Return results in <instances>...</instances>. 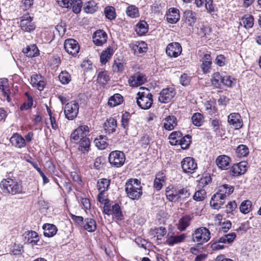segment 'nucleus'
I'll list each match as a JSON object with an SVG mask.
<instances>
[{
    "label": "nucleus",
    "instance_id": "obj_1",
    "mask_svg": "<svg viewBox=\"0 0 261 261\" xmlns=\"http://www.w3.org/2000/svg\"><path fill=\"white\" fill-rule=\"evenodd\" d=\"M140 90L137 93V103L142 109H149L153 103L152 95L145 87H140Z\"/></svg>",
    "mask_w": 261,
    "mask_h": 261
},
{
    "label": "nucleus",
    "instance_id": "obj_2",
    "mask_svg": "<svg viewBox=\"0 0 261 261\" xmlns=\"http://www.w3.org/2000/svg\"><path fill=\"white\" fill-rule=\"evenodd\" d=\"M125 191L127 196L133 199H139L142 194L141 182L138 179H130L126 183Z\"/></svg>",
    "mask_w": 261,
    "mask_h": 261
},
{
    "label": "nucleus",
    "instance_id": "obj_3",
    "mask_svg": "<svg viewBox=\"0 0 261 261\" xmlns=\"http://www.w3.org/2000/svg\"><path fill=\"white\" fill-rule=\"evenodd\" d=\"M2 190L5 193L15 195L22 192V187L16 180L11 178L3 180L1 183Z\"/></svg>",
    "mask_w": 261,
    "mask_h": 261
},
{
    "label": "nucleus",
    "instance_id": "obj_4",
    "mask_svg": "<svg viewBox=\"0 0 261 261\" xmlns=\"http://www.w3.org/2000/svg\"><path fill=\"white\" fill-rule=\"evenodd\" d=\"M192 240L199 244L206 243L211 239L210 230L204 227H200L195 230L192 235Z\"/></svg>",
    "mask_w": 261,
    "mask_h": 261
},
{
    "label": "nucleus",
    "instance_id": "obj_5",
    "mask_svg": "<svg viewBox=\"0 0 261 261\" xmlns=\"http://www.w3.org/2000/svg\"><path fill=\"white\" fill-rule=\"evenodd\" d=\"M125 161L124 153L119 150L112 151L109 156V161L111 165L115 167H120Z\"/></svg>",
    "mask_w": 261,
    "mask_h": 261
},
{
    "label": "nucleus",
    "instance_id": "obj_6",
    "mask_svg": "<svg viewBox=\"0 0 261 261\" xmlns=\"http://www.w3.org/2000/svg\"><path fill=\"white\" fill-rule=\"evenodd\" d=\"M79 110V103L72 101L67 103L64 108V113L66 118L70 120H73L77 115Z\"/></svg>",
    "mask_w": 261,
    "mask_h": 261
},
{
    "label": "nucleus",
    "instance_id": "obj_7",
    "mask_svg": "<svg viewBox=\"0 0 261 261\" xmlns=\"http://www.w3.org/2000/svg\"><path fill=\"white\" fill-rule=\"evenodd\" d=\"M33 18L29 14H24L21 17L20 26L22 31L30 33L35 29L36 26L33 22Z\"/></svg>",
    "mask_w": 261,
    "mask_h": 261
},
{
    "label": "nucleus",
    "instance_id": "obj_8",
    "mask_svg": "<svg viewBox=\"0 0 261 261\" xmlns=\"http://www.w3.org/2000/svg\"><path fill=\"white\" fill-rule=\"evenodd\" d=\"M89 133V127L87 125L78 127L70 135L71 141L77 143L81 138H86Z\"/></svg>",
    "mask_w": 261,
    "mask_h": 261
},
{
    "label": "nucleus",
    "instance_id": "obj_9",
    "mask_svg": "<svg viewBox=\"0 0 261 261\" xmlns=\"http://www.w3.org/2000/svg\"><path fill=\"white\" fill-rule=\"evenodd\" d=\"M181 168L184 172L193 173L197 169V164L191 157H186L181 162Z\"/></svg>",
    "mask_w": 261,
    "mask_h": 261
},
{
    "label": "nucleus",
    "instance_id": "obj_10",
    "mask_svg": "<svg viewBox=\"0 0 261 261\" xmlns=\"http://www.w3.org/2000/svg\"><path fill=\"white\" fill-rule=\"evenodd\" d=\"M64 48L67 53L72 56L76 55L80 50L78 42L73 39H68L65 40Z\"/></svg>",
    "mask_w": 261,
    "mask_h": 261
},
{
    "label": "nucleus",
    "instance_id": "obj_11",
    "mask_svg": "<svg viewBox=\"0 0 261 261\" xmlns=\"http://www.w3.org/2000/svg\"><path fill=\"white\" fill-rule=\"evenodd\" d=\"M176 92L173 88H168L163 89L159 97V101L162 103L170 102L175 96Z\"/></svg>",
    "mask_w": 261,
    "mask_h": 261
},
{
    "label": "nucleus",
    "instance_id": "obj_12",
    "mask_svg": "<svg viewBox=\"0 0 261 261\" xmlns=\"http://www.w3.org/2000/svg\"><path fill=\"white\" fill-rule=\"evenodd\" d=\"M182 48L178 42H172L169 43L166 49L167 55L171 57L176 58L179 56L181 53Z\"/></svg>",
    "mask_w": 261,
    "mask_h": 261
},
{
    "label": "nucleus",
    "instance_id": "obj_13",
    "mask_svg": "<svg viewBox=\"0 0 261 261\" xmlns=\"http://www.w3.org/2000/svg\"><path fill=\"white\" fill-rule=\"evenodd\" d=\"M227 122L236 129L242 127L243 125L241 116L238 113H232L230 114L227 116Z\"/></svg>",
    "mask_w": 261,
    "mask_h": 261
},
{
    "label": "nucleus",
    "instance_id": "obj_14",
    "mask_svg": "<svg viewBox=\"0 0 261 261\" xmlns=\"http://www.w3.org/2000/svg\"><path fill=\"white\" fill-rule=\"evenodd\" d=\"M108 39L107 33L103 30L96 31L93 35V41L97 46H101L105 44Z\"/></svg>",
    "mask_w": 261,
    "mask_h": 261
},
{
    "label": "nucleus",
    "instance_id": "obj_15",
    "mask_svg": "<svg viewBox=\"0 0 261 261\" xmlns=\"http://www.w3.org/2000/svg\"><path fill=\"white\" fill-rule=\"evenodd\" d=\"M146 80L145 75L143 74L137 72L130 76L128 79V83L130 86L138 87L144 84Z\"/></svg>",
    "mask_w": 261,
    "mask_h": 261
},
{
    "label": "nucleus",
    "instance_id": "obj_16",
    "mask_svg": "<svg viewBox=\"0 0 261 261\" xmlns=\"http://www.w3.org/2000/svg\"><path fill=\"white\" fill-rule=\"evenodd\" d=\"M31 84L33 87L39 91H42L44 88L45 83L44 78L41 75L33 74L31 77Z\"/></svg>",
    "mask_w": 261,
    "mask_h": 261
},
{
    "label": "nucleus",
    "instance_id": "obj_17",
    "mask_svg": "<svg viewBox=\"0 0 261 261\" xmlns=\"http://www.w3.org/2000/svg\"><path fill=\"white\" fill-rule=\"evenodd\" d=\"M77 143H78L77 150L82 154L85 155L90 150L91 142L88 138H81V139L79 140Z\"/></svg>",
    "mask_w": 261,
    "mask_h": 261
},
{
    "label": "nucleus",
    "instance_id": "obj_18",
    "mask_svg": "<svg viewBox=\"0 0 261 261\" xmlns=\"http://www.w3.org/2000/svg\"><path fill=\"white\" fill-rule=\"evenodd\" d=\"M231 159L226 155H219L215 163L218 167L221 170H227L229 168Z\"/></svg>",
    "mask_w": 261,
    "mask_h": 261
},
{
    "label": "nucleus",
    "instance_id": "obj_19",
    "mask_svg": "<svg viewBox=\"0 0 261 261\" xmlns=\"http://www.w3.org/2000/svg\"><path fill=\"white\" fill-rule=\"evenodd\" d=\"M186 238V235L185 233L178 236L170 235L168 233L166 237L165 244L170 246H173L175 244L183 242Z\"/></svg>",
    "mask_w": 261,
    "mask_h": 261
},
{
    "label": "nucleus",
    "instance_id": "obj_20",
    "mask_svg": "<svg viewBox=\"0 0 261 261\" xmlns=\"http://www.w3.org/2000/svg\"><path fill=\"white\" fill-rule=\"evenodd\" d=\"M166 19L169 23H176L180 19L179 10L175 8H169L166 14Z\"/></svg>",
    "mask_w": 261,
    "mask_h": 261
},
{
    "label": "nucleus",
    "instance_id": "obj_21",
    "mask_svg": "<svg viewBox=\"0 0 261 261\" xmlns=\"http://www.w3.org/2000/svg\"><path fill=\"white\" fill-rule=\"evenodd\" d=\"M129 47L136 55L143 54L147 51V44L143 41L136 42L129 44Z\"/></svg>",
    "mask_w": 261,
    "mask_h": 261
},
{
    "label": "nucleus",
    "instance_id": "obj_22",
    "mask_svg": "<svg viewBox=\"0 0 261 261\" xmlns=\"http://www.w3.org/2000/svg\"><path fill=\"white\" fill-rule=\"evenodd\" d=\"M225 202V198L218 192L214 194L211 200V206L214 209H219Z\"/></svg>",
    "mask_w": 261,
    "mask_h": 261
},
{
    "label": "nucleus",
    "instance_id": "obj_23",
    "mask_svg": "<svg viewBox=\"0 0 261 261\" xmlns=\"http://www.w3.org/2000/svg\"><path fill=\"white\" fill-rule=\"evenodd\" d=\"M247 164L245 162H241L234 164L231 168L232 174L237 176L244 174L247 170Z\"/></svg>",
    "mask_w": 261,
    "mask_h": 261
},
{
    "label": "nucleus",
    "instance_id": "obj_24",
    "mask_svg": "<svg viewBox=\"0 0 261 261\" xmlns=\"http://www.w3.org/2000/svg\"><path fill=\"white\" fill-rule=\"evenodd\" d=\"M166 195L167 198L171 202H176L179 199L176 187H167L166 190Z\"/></svg>",
    "mask_w": 261,
    "mask_h": 261
},
{
    "label": "nucleus",
    "instance_id": "obj_25",
    "mask_svg": "<svg viewBox=\"0 0 261 261\" xmlns=\"http://www.w3.org/2000/svg\"><path fill=\"white\" fill-rule=\"evenodd\" d=\"M10 141L14 146L17 148H22L25 146V139L19 134L16 133L10 138Z\"/></svg>",
    "mask_w": 261,
    "mask_h": 261
},
{
    "label": "nucleus",
    "instance_id": "obj_26",
    "mask_svg": "<svg viewBox=\"0 0 261 261\" xmlns=\"http://www.w3.org/2000/svg\"><path fill=\"white\" fill-rule=\"evenodd\" d=\"M202 62L201 67L203 72L204 73L210 72L212 65V58L210 54H204L202 58Z\"/></svg>",
    "mask_w": 261,
    "mask_h": 261
},
{
    "label": "nucleus",
    "instance_id": "obj_27",
    "mask_svg": "<svg viewBox=\"0 0 261 261\" xmlns=\"http://www.w3.org/2000/svg\"><path fill=\"white\" fill-rule=\"evenodd\" d=\"M164 127L166 130H171L177 125V119L174 116H168L165 118Z\"/></svg>",
    "mask_w": 261,
    "mask_h": 261
},
{
    "label": "nucleus",
    "instance_id": "obj_28",
    "mask_svg": "<svg viewBox=\"0 0 261 261\" xmlns=\"http://www.w3.org/2000/svg\"><path fill=\"white\" fill-rule=\"evenodd\" d=\"M114 53V50L111 47H109L103 50L100 56V62L102 64H106L111 58Z\"/></svg>",
    "mask_w": 261,
    "mask_h": 261
},
{
    "label": "nucleus",
    "instance_id": "obj_29",
    "mask_svg": "<svg viewBox=\"0 0 261 261\" xmlns=\"http://www.w3.org/2000/svg\"><path fill=\"white\" fill-rule=\"evenodd\" d=\"M234 188L233 186L224 184L219 187L218 193L225 198L230 195L233 192Z\"/></svg>",
    "mask_w": 261,
    "mask_h": 261
},
{
    "label": "nucleus",
    "instance_id": "obj_30",
    "mask_svg": "<svg viewBox=\"0 0 261 261\" xmlns=\"http://www.w3.org/2000/svg\"><path fill=\"white\" fill-rule=\"evenodd\" d=\"M116 126V120L113 118H109L104 124V128L106 133L111 134L114 132Z\"/></svg>",
    "mask_w": 261,
    "mask_h": 261
},
{
    "label": "nucleus",
    "instance_id": "obj_31",
    "mask_svg": "<svg viewBox=\"0 0 261 261\" xmlns=\"http://www.w3.org/2000/svg\"><path fill=\"white\" fill-rule=\"evenodd\" d=\"M43 229L44 230V235L47 237L54 236L57 231V229L55 225L48 223L43 225Z\"/></svg>",
    "mask_w": 261,
    "mask_h": 261
},
{
    "label": "nucleus",
    "instance_id": "obj_32",
    "mask_svg": "<svg viewBox=\"0 0 261 261\" xmlns=\"http://www.w3.org/2000/svg\"><path fill=\"white\" fill-rule=\"evenodd\" d=\"M83 225L84 229L88 232H94L96 229V221L91 218L86 219Z\"/></svg>",
    "mask_w": 261,
    "mask_h": 261
},
{
    "label": "nucleus",
    "instance_id": "obj_33",
    "mask_svg": "<svg viewBox=\"0 0 261 261\" xmlns=\"http://www.w3.org/2000/svg\"><path fill=\"white\" fill-rule=\"evenodd\" d=\"M23 53L29 57H36L39 54V50L35 44H31L27 46L23 50Z\"/></svg>",
    "mask_w": 261,
    "mask_h": 261
},
{
    "label": "nucleus",
    "instance_id": "obj_34",
    "mask_svg": "<svg viewBox=\"0 0 261 261\" xmlns=\"http://www.w3.org/2000/svg\"><path fill=\"white\" fill-rule=\"evenodd\" d=\"M123 100V97L120 94L117 93L110 97L108 104L111 107H114L120 105Z\"/></svg>",
    "mask_w": 261,
    "mask_h": 261
},
{
    "label": "nucleus",
    "instance_id": "obj_35",
    "mask_svg": "<svg viewBox=\"0 0 261 261\" xmlns=\"http://www.w3.org/2000/svg\"><path fill=\"white\" fill-rule=\"evenodd\" d=\"M166 178L165 175L163 173H159L156 175V177L154 181L153 187L156 190H160L162 187L163 183L165 182Z\"/></svg>",
    "mask_w": 261,
    "mask_h": 261
},
{
    "label": "nucleus",
    "instance_id": "obj_36",
    "mask_svg": "<svg viewBox=\"0 0 261 261\" xmlns=\"http://www.w3.org/2000/svg\"><path fill=\"white\" fill-rule=\"evenodd\" d=\"M107 138L105 136H99L94 140V143L96 147L100 149H105L108 146V144L107 142Z\"/></svg>",
    "mask_w": 261,
    "mask_h": 261
},
{
    "label": "nucleus",
    "instance_id": "obj_37",
    "mask_svg": "<svg viewBox=\"0 0 261 261\" xmlns=\"http://www.w3.org/2000/svg\"><path fill=\"white\" fill-rule=\"evenodd\" d=\"M148 31V25L144 20L140 21L136 25V32L139 35L145 34Z\"/></svg>",
    "mask_w": 261,
    "mask_h": 261
},
{
    "label": "nucleus",
    "instance_id": "obj_38",
    "mask_svg": "<svg viewBox=\"0 0 261 261\" xmlns=\"http://www.w3.org/2000/svg\"><path fill=\"white\" fill-rule=\"evenodd\" d=\"M110 80V75L107 71H100L97 73L96 81L100 85H105Z\"/></svg>",
    "mask_w": 261,
    "mask_h": 261
},
{
    "label": "nucleus",
    "instance_id": "obj_39",
    "mask_svg": "<svg viewBox=\"0 0 261 261\" xmlns=\"http://www.w3.org/2000/svg\"><path fill=\"white\" fill-rule=\"evenodd\" d=\"M0 90L2 91L4 96L9 98V94L10 93L8 80L6 78L0 79Z\"/></svg>",
    "mask_w": 261,
    "mask_h": 261
},
{
    "label": "nucleus",
    "instance_id": "obj_40",
    "mask_svg": "<svg viewBox=\"0 0 261 261\" xmlns=\"http://www.w3.org/2000/svg\"><path fill=\"white\" fill-rule=\"evenodd\" d=\"M254 24V18L251 15H245L241 19L240 25L246 29L251 28Z\"/></svg>",
    "mask_w": 261,
    "mask_h": 261
},
{
    "label": "nucleus",
    "instance_id": "obj_41",
    "mask_svg": "<svg viewBox=\"0 0 261 261\" xmlns=\"http://www.w3.org/2000/svg\"><path fill=\"white\" fill-rule=\"evenodd\" d=\"M191 219L189 216H185L181 218L177 224V229L180 231H184L189 226Z\"/></svg>",
    "mask_w": 261,
    "mask_h": 261
},
{
    "label": "nucleus",
    "instance_id": "obj_42",
    "mask_svg": "<svg viewBox=\"0 0 261 261\" xmlns=\"http://www.w3.org/2000/svg\"><path fill=\"white\" fill-rule=\"evenodd\" d=\"M97 4L93 1L86 3L84 7V11L87 13H93L98 10Z\"/></svg>",
    "mask_w": 261,
    "mask_h": 261
},
{
    "label": "nucleus",
    "instance_id": "obj_43",
    "mask_svg": "<svg viewBox=\"0 0 261 261\" xmlns=\"http://www.w3.org/2000/svg\"><path fill=\"white\" fill-rule=\"evenodd\" d=\"M28 236V243L32 244L33 246L38 245V242L39 241V236L38 233L34 231H28L27 234Z\"/></svg>",
    "mask_w": 261,
    "mask_h": 261
},
{
    "label": "nucleus",
    "instance_id": "obj_44",
    "mask_svg": "<svg viewBox=\"0 0 261 261\" xmlns=\"http://www.w3.org/2000/svg\"><path fill=\"white\" fill-rule=\"evenodd\" d=\"M126 15L132 18H135L139 16L138 8L135 5H129L126 10Z\"/></svg>",
    "mask_w": 261,
    "mask_h": 261
},
{
    "label": "nucleus",
    "instance_id": "obj_45",
    "mask_svg": "<svg viewBox=\"0 0 261 261\" xmlns=\"http://www.w3.org/2000/svg\"><path fill=\"white\" fill-rule=\"evenodd\" d=\"M182 134L179 131L173 132L169 136L170 143L172 145H177Z\"/></svg>",
    "mask_w": 261,
    "mask_h": 261
},
{
    "label": "nucleus",
    "instance_id": "obj_46",
    "mask_svg": "<svg viewBox=\"0 0 261 261\" xmlns=\"http://www.w3.org/2000/svg\"><path fill=\"white\" fill-rule=\"evenodd\" d=\"M236 237L234 232H231L219 238L218 240L222 244L231 243Z\"/></svg>",
    "mask_w": 261,
    "mask_h": 261
},
{
    "label": "nucleus",
    "instance_id": "obj_47",
    "mask_svg": "<svg viewBox=\"0 0 261 261\" xmlns=\"http://www.w3.org/2000/svg\"><path fill=\"white\" fill-rule=\"evenodd\" d=\"M110 185V180L106 178H102L98 180L97 183V188L100 191V194L104 192Z\"/></svg>",
    "mask_w": 261,
    "mask_h": 261
},
{
    "label": "nucleus",
    "instance_id": "obj_48",
    "mask_svg": "<svg viewBox=\"0 0 261 261\" xmlns=\"http://www.w3.org/2000/svg\"><path fill=\"white\" fill-rule=\"evenodd\" d=\"M59 80L60 82L64 85L68 84L71 80V77L69 73L66 71H62L59 75Z\"/></svg>",
    "mask_w": 261,
    "mask_h": 261
},
{
    "label": "nucleus",
    "instance_id": "obj_49",
    "mask_svg": "<svg viewBox=\"0 0 261 261\" xmlns=\"http://www.w3.org/2000/svg\"><path fill=\"white\" fill-rule=\"evenodd\" d=\"M252 207V203L250 200H245L243 201L240 206V211L243 214L249 213Z\"/></svg>",
    "mask_w": 261,
    "mask_h": 261
},
{
    "label": "nucleus",
    "instance_id": "obj_50",
    "mask_svg": "<svg viewBox=\"0 0 261 261\" xmlns=\"http://www.w3.org/2000/svg\"><path fill=\"white\" fill-rule=\"evenodd\" d=\"M104 13L106 17L109 20H113L116 18V12L114 8L112 6H108L105 8Z\"/></svg>",
    "mask_w": 261,
    "mask_h": 261
},
{
    "label": "nucleus",
    "instance_id": "obj_51",
    "mask_svg": "<svg viewBox=\"0 0 261 261\" xmlns=\"http://www.w3.org/2000/svg\"><path fill=\"white\" fill-rule=\"evenodd\" d=\"M192 122L194 125L197 126H201L203 122V117L199 113H194L192 117Z\"/></svg>",
    "mask_w": 261,
    "mask_h": 261
},
{
    "label": "nucleus",
    "instance_id": "obj_52",
    "mask_svg": "<svg viewBox=\"0 0 261 261\" xmlns=\"http://www.w3.org/2000/svg\"><path fill=\"white\" fill-rule=\"evenodd\" d=\"M184 16L190 25H192L196 20L195 13L190 10L185 11Z\"/></svg>",
    "mask_w": 261,
    "mask_h": 261
},
{
    "label": "nucleus",
    "instance_id": "obj_53",
    "mask_svg": "<svg viewBox=\"0 0 261 261\" xmlns=\"http://www.w3.org/2000/svg\"><path fill=\"white\" fill-rule=\"evenodd\" d=\"M249 150L245 145H240L236 149V153L239 157H244L248 154Z\"/></svg>",
    "mask_w": 261,
    "mask_h": 261
},
{
    "label": "nucleus",
    "instance_id": "obj_54",
    "mask_svg": "<svg viewBox=\"0 0 261 261\" xmlns=\"http://www.w3.org/2000/svg\"><path fill=\"white\" fill-rule=\"evenodd\" d=\"M222 79V76L220 75L219 72H216L214 73L212 78L211 79V82L213 86L216 87H219L221 85V83H222L221 80Z\"/></svg>",
    "mask_w": 261,
    "mask_h": 261
},
{
    "label": "nucleus",
    "instance_id": "obj_55",
    "mask_svg": "<svg viewBox=\"0 0 261 261\" xmlns=\"http://www.w3.org/2000/svg\"><path fill=\"white\" fill-rule=\"evenodd\" d=\"M190 139L191 137L189 135H186L182 138L181 137L178 144L180 145L182 149H187L190 145Z\"/></svg>",
    "mask_w": 261,
    "mask_h": 261
},
{
    "label": "nucleus",
    "instance_id": "obj_56",
    "mask_svg": "<svg viewBox=\"0 0 261 261\" xmlns=\"http://www.w3.org/2000/svg\"><path fill=\"white\" fill-rule=\"evenodd\" d=\"M112 215L118 220L121 219L122 216V212L118 204H115L112 206Z\"/></svg>",
    "mask_w": 261,
    "mask_h": 261
},
{
    "label": "nucleus",
    "instance_id": "obj_57",
    "mask_svg": "<svg viewBox=\"0 0 261 261\" xmlns=\"http://www.w3.org/2000/svg\"><path fill=\"white\" fill-rule=\"evenodd\" d=\"M26 95H28V100L23 103V104L20 106V109L21 111H25L31 109L33 104V100L32 97L28 95V93H26Z\"/></svg>",
    "mask_w": 261,
    "mask_h": 261
},
{
    "label": "nucleus",
    "instance_id": "obj_58",
    "mask_svg": "<svg viewBox=\"0 0 261 261\" xmlns=\"http://www.w3.org/2000/svg\"><path fill=\"white\" fill-rule=\"evenodd\" d=\"M206 196V192L204 190L201 189L196 191L194 196L193 199L197 201L203 200Z\"/></svg>",
    "mask_w": 261,
    "mask_h": 261
},
{
    "label": "nucleus",
    "instance_id": "obj_59",
    "mask_svg": "<svg viewBox=\"0 0 261 261\" xmlns=\"http://www.w3.org/2000/svg\"><path fill=\"white\" fill-rule=\"evenodd\" d=\"M179 199L186 198L190 196V193L187 188L176 187Z\"/></svg>",
    "mask_w": 261,
    "mask_h": 261
},
{
    "label": "nucleus",
    "instance_id": "obj_60",
    "mask_svg": "<svg viewBox=\"0 0 261 261\" xmlns=\"http://www.w3.org/2000/svg\"><path fill=\"white\" fill-rule=\"evenodd\" d=\"M158 240H161L166 234L167 230L165 227H156L153 230Z\"/></svg>",
    "mask_w": 261,
    "mask_h": 261
},
{
    "label": "nucleus",
    "instance_id": "obj_61",
    "mask_svg": "<svg viewBox=\"0 0 261 261\" xmlns=\"http://www.w3.org/2000/svg\"><path fill=\"white\" fill-rule=\"evenodd\" d=\"M71 5H72L73 11L75 13L77 14L81 12L83 5L81 0H75L71 3Z\"/></svg>",
    "mask_w": 261,
    "mask_h": 261
},
{
    "label": "nucleus",
    "instance_id": "obj_62",
    "mask_svg": "<svg viewBox=\"0 0 261 261\" xmlns=\"http://www.w3.org/2000/svg\"><path fill=\"white\" fill-rule=\"evenodd\" d=\"M47 112L49 116V122L51 128L54 130H57L58 128V123L56 121L55 116L51 113L50 110H47Z\"/></svg>",
    "mask_w": 261,
    "mask_h": 261
},
{
    "label": "nucleus",
    "instance_id": "obj_63",
    "mask_svg": "<svg viewBox=\"0 0 261 261\" xmlns=\"http://www.w3.org/2000/svg\"><path fill=\"white\" fill-rule=\"evenodd\" d=\"M151 139L147 134L143 135L139 140V144L143 147H146L150 143Z\"/></svg>",
    "mask_w": 261,
    "mask_h": 261
},
{
    "label": "nucleus",
    "instance_id": "obj_64",
    "mask_svg": "<svg viewBox=\"0 0 261 261\" xmlns=\"http://www.w3.org/2000/svg\"><path fill=\"white\" fill-rule=\"evenodd\" d=\"M112 68L114 72H122L124 69V65L123 63L120 62L119 60H115L114 61Z\"/></svg>",
    "mask_w": 261,
    "mask_h": 261
}]
</instances>
